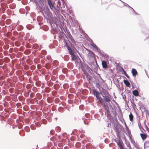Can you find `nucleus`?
Wrapping results in <instances>:
<instances>
[{
	"mask_svg": "<svg viewBox=\"0 0 149 149\" xmlns=\"http://www.w3.org/2000/svg\"><path fill=\"white\" fill-rule=\"evenodd\" d=\"M66 46L69 51V54L71 56L76 54V52L74 51V49L73 48H71L67 44H66Z\"/></svg>",
	"mask_w": 149,
	"mask_h": 149,
	"instance_id": "f257e3e1",
	"label": "nucleus"
},
{
	"mask_svg": "<svg viewBox=\"0 0 149 149\" xmlns=\"http://www.w3.org/2000/svg\"><path fill=\"white\" fill-rule=\"evenodd\" d=\"M93 93L94 95L95 96L97 99H99V97H101L100 93L97 91L96 89H95L93 90Z\"/></svg>",
	"mask_w": 149,
	"mask_h": 149,
	"instance_id": "f03ea898",
	"label": "nucleus"
},
{
	"mask_svg": "<svg viewBox=\"0 0 149 149\" xmlns=\"http://www.w3.org/2000/svg\"><path fill=\"white\" fill-rule=\"evenodd\" d=\"M117 144L118 146L120 149H124V145L123 142L122 141L119 140L117 142Z\"/></svg>",
	"mask_w": 149,
	"mask_h": 149,
	"instance_id": "7ed1b4c3",
	"label": "nucleus"
},
{
	"mask_svg": "<svg viewBox=\"0 0 149 149\" xmlns=\"http://www.w3.org/2000/svg\"><path fill=\"white\" fill-rule=\"evenodd\" d=\"M103 97L104 98L105 101L107 102H109L111 101V96L109 95H107L103 96Z\"/></svg>",
	"mask_w": 149,
	"mask_h": 149,
	"instance_id": "20e7f679",
	"label": "nucleus"
},
{
	"mask_svg": "<svg viewBox=\"0 0 149 149\" xmlns=\"http://www.w3.org/2000/svg\"><path fill=\"white\" fill-rule=\"evenodd\" d=\"M47 1L51 9H53L54 7V4L52 3V0H47Z\"/></svg>",
	"mask_w": 149,
	"mask_h": 149,
	"instance_id": "39448f33",
	"label": "nucleus"
},
{
	"mask_svg": "<svg viewBox=\"0 0 149 149\" xmlns=\"http://www.w3.org/2000/svg\"><path fill=\"white\" fill-rule=\"evenodd\" d=\"M72 59L74 61H77L79 58L78 56H77L75 54L71 55Z\"/></svg>",
	"mask_w": 149,
	"mask_h": 149,
	"instance_id": "423d86ee",
	"label": "nucleus"
},
{
	"mask_svg": "<svg viewBox=\"0 0 149 149\" xmlns=\"http://www.w3.org/2000/svg\"><path fill=\"white\" fill-rule=\"evenodd\" d=\"M102 65L103 68H106L107 67V62L105 61H102Z\"/></svg>",
	"mask_w": 149,
	"mask_h": 149,
	"instance_id": "0eeeda50",
	"label": "nucleus"
},
{
	"mask_svg": "<svg viewBox=\"0 0 149 149\" xmlns=\"http://www.w3.org/2000/svg\"><path fill=\"white\" fill-rule=\"evenodd\" d=\"M132 75L134 76H135L137 74V72L136 70L135 69H132Z\"/></svg>",
	"mask_w": 149,
	"mask_h": 149,
	"instance_id": "6e6552de",
	"label": "nucleus"
},
{
	"mask_svg": "<svg viewBox=\"0 0 149 149\" xmlns=\"http://www.w3.org/2000/svg\"><path fill=\"white\" fill-rule=\"evenodd\" d=\"M123 82L125 84L127 87H130V84L127 80H124Z\"/></svg>",
	"mask_w": 149,
	"mask_h": 149,
	"instance_id": "1a4fd4ad",
	"label": "nucleus"
},
{
	"mask_svg": "<svg viewBox=\"0 0 149 149\" xmlns=\"http://www.w3.org/2000/svg\"><path fill=\"white\" fill-rule=\"evenodd\" d=\"M140 136L143 140H145L147 138V135L145 134H140Z\"/></svg>",
	"mask_w": 149,
	"mask_h": 149,
	"instance_id": "9d476101",
	"label": "nucleus"
},
{
	"mask_svg": "<svg viewBox=\"0 0 149 149\" xmlns=\"http://www.w3.org/2000/svg\"><path fill=\"white\" fill-rule=\"evenodd\" d=\"M133 94L135 96H137L139 95L138 91L137 90H135L132 92Z\"/></svg>",
	"mask_w": 149,
	"mask_h": 149,
	"instance_id": "9b49d317",
	"label": "nucleus"
},
{
	"mask_svg": "<svg viewBox=\"0 0 149 149\" xmlns=\"http://www.w3.org/2000/svg\"><path fill=\"white\" fill-rule=\"evenodd\" d=\"M40 3L41 6H43L45 3V0H40Z\"/></svg>",
	"mask_w": 149,
	"mask_h": 149,
	"instance_id": "f8f14e48",
	"label": "nucleus"
},
{
	"mask_svg": "<svg viewBox=\"0 0 149 149\" xmlns=\"http://www.w3.org/2000/svg\"><path fill=\"white\" fill-rule=\"evenodd\" d=\"M129 119L131 121H133V116L132 115V113H130L129 115Z\"/></svg>",
	"mask_w": 149,
	"mask_h": 149,
	"instance_id": "ddd939ff",
	"label": "nucleus"
},
{
	"mask_svg": "<svg viewBox=\"0 0 149 149\" xmlns=\"http://www.w3.org/2000/svg\"><path fill=\"white\" fill-rule=\"evenodd\" d=\"M103 106L105 110H108V109H109V107L107 104H104L103 105Z\"/></svg>",
	"mask_w": 149,
	"mask_h": 149,
	"instance_id": "4468645a",
	"label": "nucleus"
},
{
	"mask_svg": "<svg viewBox=\"0 0 149 149\" xmlns=\"http://www.w3.org/2000/svg\"><path fill=\"white\" fill-rule=\"evenodd\" d=\"M105 114L107 115V117L109 116L110 115V113L109 110H107L105 112Z\"/></svg>",
	"mask_w": 149,
	"mask_h": 149,
	"instance_id": "2eb2a0df",
	"label": "nucleus"
},
{
	"mask_svg": "<svg viewBox=\"0 0 149 149\" xmlns=\"http://www.w3.org/2000/svg\"><path fill=\"white\" fill-rule=\"evenodd\" d=\"M99 99H97V100H99L98 102H99L100 103L102 104V100L101 97H100Z\"/></svg>",
	"mask_w": 149,
	"mask_h": 149,
	"instance_id": "dca6fc26",
	"label": "nucleus"
},
{
	"mask_svg": "<svg viewBox=\"0 0 149 149\" xmlns=\"http://www.w3.org/2000/svg\"><path fill=\"white\" fill-rule=\"evenodd\" d=\"M55 133V132L53 130H52L50 132V134L52 135H53Z\"/></svg>",
	"mask_w": 149,
	"mask_h": 149,
	"instance_id": "f3484780",
	"label": "nucleus"
},
{
	"mask_svg": "<svg viewBox=\"0 0 149 149\" xmlns=\"http://www.w3.org/2000/svg\"><path fill=\"white\" fill-rule=\"evenodd\" d=\"M83 71L84 72V74H85L86 75V72L85 70H84L83 69H82Z\"/></svg>",
	"mask_w": 149,
	"mask_h": 149,
	"instance_id": "a211bd4d",
	"label": "nucleus"
},
{
	"mask_svg": "<svg viewBox=\"0 0 149 149\" xmlns=\"http://www.w3.org/2000/svg\"><path fill=\"white\" fill-rule=\"evenodd\" d=\"M93 46L95 49H97V46L95 45H93Z\"/></svg>",
	"mask_w": 149,
	"mask_h": 149,
	"instance_id": "6ab92c4d",
	"label": "nucleus"
},
{
	"mask_svg": "<svg viewBox=\"0 0 149 149\" xmlns=\"http://www.w3.org/2000/svg\"><path fill=\"white\" fill-rule=\"evenodd\" d=\"M123 74L125 75L127 74L126 71L123 69Z\"/></svg>",
	"mask_w": 149,
	"mask_h": 149,
	"instance_id": "aec40b11",
	"label": "nucleus"
},
{
	"mask_svg": "<svg viewBox=\"0 0 149 149\" xmlns=\"http://www.w3.org/2000/svg\"><path fill=\"white\" fill-rule=\"evenodd\" d=\"M58 63V62L57 61H54L53 62V64L54 65L55 63Z\"/></svg>",
	"mask_w": 149,
	"mask_h": 149,
	"instance_id": "412c9836",
	"label": "nucleus"
},
{
	"mask_svg": "<svg viewBox=\"0 0 149 149\" xmlns=\"http://www.w3.org/2000/svg\"><path fill=\"white\" fill-rule=\"evenodd\" d=\"M128 79H130V77L129 76L127 75V74H126L125 75Z\"/></svg>",
	"mask_w": 149,
	"mask_h": 149,
	"instance_id": "4be33fe9",
	"label": "nucleus"
},
{
	"mask_svg": "<svg viewBox=\"0 0 149 149\" xmlns=\"http://www.w3.org/2000/svg\"><path fill=\"white\" fill-rule=\"evenodd\" d=\"M56 128H57L58 129V131H60L61 130V129L60 127H56Z\"/></svg>",
	"mask_w": 149,
	"mask_h": 149,
	"instance_id": "5701e85b",
	"label": "nucleus"
},
{
	"mask_svg": "<svg viewBox=\"0 0 149 149\" xmlns=\"http://www.w3.org/2000/svg\"><path fill=\"white\" fill-rule=\"evenodd\" d=\"M58 3L59 4V6H60L61 5V3L60 1H58Z\"/></svg>",
	"mask_w": 149,
	"mask_h": 149,
	"instance_id": "b1692460",
	"label": "nucleus"
},
{
	"mask_svg": "<svg viewBox=\"0 0 149 149\" xmlns=\"http://www.w3.org/2000/svg\"><path fill=\"white\" fill-rule=\"evenodd\" d=\"M29 127H26L25 128V129L26 130V129H29Z\"/></svg>",
	"mask_w": 149,
	"mask_h": 149,
	"instance_id": "393cba45",
	"label": "nucleus"
}]
</instances>
